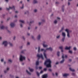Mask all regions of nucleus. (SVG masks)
Masks as SVG:
<instances>
[{
	"instance_id": "16",
	"label": "nucleus",
	"mask_w": 78,
	"mask_h": 78,
	"mask_svg": "<svg viewBox=\"0 0 78 78\" xmlns=\"http://www.w3.org/2000/svg\"><path fill=\"white\" fill-rule=\"evenodd\" d=\"M0 28L1 29H2V30H3V29H4V28H5V27H4L3 25H0Z\"/></svg>"
},
{
	"instance_id": "10",
	"label": "nucleus",
	"mask_w": 78,
	"mask_h": 78,
	"mask_svg": "<svg viewBox=\"0 0 78 78\" xmlns=\"http://www.w3.org/2000/svg\"><path fill=\"white\" fill-rule=\"evenodd\" d=\"M72 48V47L69 46V47H67V46L65 47V50H70V48Z\"/></svg>"
},
{
	"instance_id": "58",
	"label": "nucleus",
	"mask_w": 78,
	"mask_h": 78,
	"mask_svg": "<svg viewBox=\"0 0 78 78\" xmlns=\"http://www.w3.org/2000/svg\"><path fill=\"white\" fill-rule=\"evenodd\" d=\"M61 51L62 52H63L64 51V50H63V49H61Z\"/></svg>"
},
{
	"instance_id": "57",
	"label": "nucleus",
	"mask_w": 78,
	"mask_h": 78,
	"mask_svg": "<svg viewBox=\"0 0 78 78\" xmlns=\"http://www.w3.org/2000/svg\"><path fill=\"white\" fill-rule=\"evenodd\" d=\"M43 71H41V72H40V73H43Z\"/></svg>"
},
{
	"instance_id": "49",
	"label": "nucleus",
	"mask_w": 78,
	"mask_h": 78,
	"mask_svg": "<svg viewBox=\"0 0 78 78\" xmlns=\"http://www.w3.org/2000/svg\"><path fill=\"white\" fill-rule=\"evenodd\" d=\"M15 12L16 13H18L19 12L18 11H15Z\"/></svg>"
},
{
	"instance_id": "8",
	"label": "nucleus",
	"mask_w": 78,
	"mask_h": 78,
	"mask_svg": "<svg viewBox=\"0 0 78 78\" xmlns=\"http://www.w3.org/2000/svg\"><path fill=\"white\" fill-rule=\"evenodd\" d=\"M41 38V35L40 34H39L37 36V40L39 41V40H40Z\"/></svg>"
},
{
	"instance_id": "37",
	"label": "nucleus",
	"mask_w": 78,
	"mask_h": 78,
	"mask_svg": "<svg viewBox=\"0 0 78 78\" xmlns=\"http://www.w3.org/2000/svg\"><path fill=\"white\" fill-rule=\"evenodd\" d=\"M76 47H74L73 48V50H74L75 51H76Z\"/></svg>"
},
{
	"instance_id": "39",
	"label": "nucleus",
	"mask_w": 78,
	"mask_h": 78,
	"mask_svg": "<svg viewBox=\"0 0 78 78\" xmlns=\"http://www.w3.org/2000/svg\"><path fill=\"white\" fill-rule=\"evenodd\" d=\"M42 23V22H39L38 23V25H41Z\"/></svg>"
},
{
	"instance_id": "46",
	"label": "nucleus",
	"mask_w": 78,
	"mask_h": 78,
	"mask_svg": "<svg viewBox=\"0 0 78 78\" xmlns=\"http://www.w3.org/2000/svg\"><path fill=\"white\" fill-rule=\"evenodd\" d=\"M55 75L56 76H58V73H56Z\"/></svg>"
},
{
	"instance_id": "60",
	"label": "nucleus",
	"mask_w": 78,
	"mask_h": 78,
	"mask_svg": "<svg viewBox=\"0 0 78 78\" xmlns=\"http://www.w3.org/2000/svg\"><path fill=\"white\" fill-rule=\"evenodd\" d=\"M10 19L9 18H8L7 19V21H8V20H9Z\"/></svg>"
},
{
	"instance_id": "54",
	"label": "nucleus",
	"mask_w": 78,
	"mask_h": 78,
	"mask_svg": "<svg viewBox=\"0 0 78 78\" xmlns=\"http://www.w3.org/2000/svg\"><path fill=\"white\" fill-rule=\"evenodd\" d=\"M62 10L63 12H64V8H62Z\"/></svg>"
},
{
	"instance_id": "24",
	"label": "nucleus",
	"mask_w": 78,
	"mask_h": 78,
	"mask_svg": "<svg viewBox=\"0 0 78 78\" xmlns=\"http://www.w3.org/2000/svg\"><path fill=\"white\" fill-rule=\"evenodd\" d=\"M58 23V21L57 20H54V24H56Z\"/></svg>"
},
{
	"instance_id": "55",
	"label": "nucleus",
	"mask_w": 78,
	"mask_h": 78,
	"mask_svg": "<svg viewBox=\"0 0 78 78\" xmlns=\"http://www.w3.org/2000/svg\"><path fill=\"white\" fill-rule=\"evenodd\" d=\"M5 2H8V1H9V0H5Z\"/></svg>"
},
{
	"instance_id": "17",
	"label": "nucleus",
	"mask_w": 78,
	"mask_h": 78,
	"mask_svg": "<svg viewBox=\"0 0 78 78\" xmlns=\"http://www.w3.org/2000/svg\"><path fill=\"white\" fill-rule=\"evenodd\" d=\"M62 35L63 37H66V34L65 32H62Z\"/></svg>"
},
{
	"instance_id": "25",
	"label": "nucleus",
	"mask_w": 78,
	"mask_h": 78,
	"mask_svg": "<svg viewBox=\"0 0 78 78\" xmlns=\"http://www.w3.org/2000/svg\"><path fill=\"white\" fill-rule=\"evenodd\" d=\"M65 39H66V37H63L62 41V42H64V40H65Z\"/></svg>"
},
{
	"instance_id": "21",
	"label": "nucleus",
	"mask_w": 78,
	"mask_h": 78,
	"mask_svg": "<svg viewBox=\"0 0 78 78\" xmlns=\"http://www.w3.org/2000/svg\"><path fill=\"white\" fill-rule=\"evenodd\" d=\"M33 3L34 4H35V3H37V1L36 0H33Z\"/></svg>"
},
{
	"instance_id": "26",
	"label": "nucleus",
	"mask_w": 78,
	"mask_h": 78,
	"mask_svg": "<svg viewBox=\"0 0 78 78\" xmlns=\"http://www.w3.org/2000/svg\"><path fill=\"white\" fill-rule=\"evenodd\" d=\"M57 54L58 56H59V54H60V52H59V51H58L57 52Z\"/></svg>"
},
{
	"instance_id": "32",
	"label": "nucleus",
	"mask_w": 78,
	"mask_h": 78,
	"mask_svg": "<svg viewBox=\"0 0 78 78\" xmlns=\"http://www.w3.org/2000/svg\"><path fill=\"white\" fill-rule=\"evenodd\" d=\"M26 72L27 73H28V74H29V75H31V73H30V72H28V70H26Z\"/></svg>"
},
{
	"instance_id": "59",
	"label": "nucleus",
	"mask_w": 78,
	"mask_h": 78,
	"mask_svg": "<svg viewBox=\"0 0 78 78\" xmlns=\"http://www.w3.org/2000/svg\"><path fill=\"white\" fill-rule=\"evenodd\" d=\"M30 0H27V2H28V3H29V2H30Z\"/></svg>"
},
{
	"instance_id": "3",
	"label": "nucleus",
	"mask_w": 78,
	"mask_h": 78,
	"mask_svg": "<svg viewBox=\"0 0 78 78\" xmlns=\"http://www.w3.org/2000/svg\"><path fill=\"white\" fill-rule=\"evenodd\" d=\"M65 31L67 33V37H68L69 38L70 37V33H71L72 32V31L69 30V29H66L65 30Z\"/></svg>"
},
{
	"instance_id": "36",
	"label": "nucleus",
	"mask_w": 78,
	"mask_h": 78,
	"mask_svg": "<svg viewBox=\"0 0 78 78\" xmlns=\"http://www.w3.org/2000/svg\"><path fill=\"white\" fill-rule=\"evenodd\" d=\"M39 64V61H37L36 62V66L38 65Z\"/></svg>"
},
{
	"instance_id": "14",
	"label": "nucleus",
	"mask_w": 78,
	"mask_h": 78,
	"mask_svg": "<svg viewBox=\"0 0 78 78\" xmlns=\"http://www.w3.org/2000/svg\"><path fill=\"white\" fill-rule=\"evenodd\" d=\"M10 25L11 27H14L15 26V24L13 23H11Z\"/></svg>"
},
{
	"instance_id": "40",
	"label": "nucleus",
	"mask_w": 78,
	"mask_h": 78,
	"mask_svg": "<svg viewBox=\"0 0 78 78\" xmlns=\"http://www.w3.org/2000/svg\"><path fill=\"white\" fill-rule=\"evenodd\" d=\"M37 74L38 76H39V73L38 72H37Z\"/></svg>"
},
{
	"instance_id": "34",
	"label": "nucleus",
	"mask_w": 78,
	"mask_h": 78,
	"mask_svg": "<svg viewBox=\"0 0 78 78\" xmlns=\"http://www.w3.org/2000/svg\"><path fill=\"white\" fill-rule=\"evenodd\" d=\"M59 48H60V49H61V50H62V49H63V47L62 46H60L59 47Z\"/></svg>"
},
{
	"instance_id": "4",
	"label": "nucleus",
	"mask_w": 78,
	"mask_h": 78,
	"mask_svg": "<svg viewBox=\"0 0 78 78\" xmlns=\"http://www.w3.org/2000/svg\"><path fill=\"white\" fill-rule=\"evenodd\" d=\"M20 60L21 61H24L25 60V57L22 55H20Z\"/></svg>"
},
{
	"instance_id": "51",
	"label": "nucleus",
	"mask_w": 78,
	"mask_h": 78,
	"mask_svg": "<svg viewBox=\"0 0 78 78\" xmlns=\"http://www.w3.org/2000/svg\"><path fill=\"white\" fill-rule=\"evenodd\" d=\"M27 36H30V33H28L27 34Z\"/></svg>"
},
{
	"instance_id": "50",
	"label": "nucleus",
	"mask_w": 78,
	"mask_h": 78,
	"mask_svg": "<svg viewBox=\"0 0 78 78\" xmlns=\"http://www.w3.org/2000/svg\"><path fill=\"white\" fill-rule=\"evenodd\" d=\"M42 67L41 66H40V67H39V69H42Z\"/></svg>"
},
{
	"instance_id": "38",
	"label": "nucleus",
	"mask_w": 78,
	"mask_h": 78,
	"mask_svg": "<svg viewBox=\"0 0 78 78\" xmlns=\"http://www.w3.org/2000/svg\"><path fill=\"white\" fill-rule=\"evenodd\" d=\"M34 12H37V10L36 9H34Z\"/></svg>"
},
{
	"instance_id": "18",
	"label": "nucleus",
	"mask_w": 78,
	"mask_h": 78,
	"mask_svg": "<svg viewBox=\"0 0 78 78\" xmlns=\"http://www.w3.org/2000/svg\"><path fill=\"white\" fill-rule=\"evenodd\" d=\"M29 69L30 72H33V71H34V69H31L30 68H29Z\"/></svg>"
},
{
	"instance_id": "47",
	"label": "nucleus",
	"mask_w": 78,
	"mask_h": 78,
	"mask_svg": "<svg viewBox=\"0 0 78 78\" xmlns=\"http://www.w3.org/2000/svg\"><path fill=\"white\" fill-rule=\"evenodd\" d=\"M27 13H28V11H26L24 12L25 14H26Z\"/></svg>"
},
{
	"instance_id": "27",
	"label": "nucleus",
	"mask_w": 78,
	"mask_h": 78,
	"mask_svg": "<svg viewBox=\"0 0 78 78\" xmlns=\"http://www.w3.org/2000/svg\"><path fill=\"white\" fill-rule=\"evenodd\" d=\"M26 51V49H25L23 50L21 52L22 53H24V51Z\"/></svg>"
},
{
	"instance_id": "52",
	"label": "nucleus",
	"mask_w": 78,
	"mask_h": 78,
	"mask_svg": "<svg viewBox=\"0 0 78 78\" xmlns=\"http://www.w3.org/2000/svg\"><path fill=\"white\" fill-rule=\"evenodd\" d=\"M59 64V62H57L55 63V64Z\"/></svg>"
},
{
	"instance_id": "12",
	"label": "nucleus",
	"mask_w": 78,
	"mask_h": 78,
	"mask_svg": "<svg viewBox=\"0 0 78 78\" xmlns=\"http://www.w3.org/2000/svg\"><path fill=\"white\" fill-rule=\"evenodd\" d=\"M60 37H61V35L60 34H58L56 36V38L57 39H59Z\"/></svg>"
},
{
	"instance_id": "2",
	"label": "nucleus",
	"mask_w": 78,
	"mask_h": 78,
	"mask_svg": "<svg viewBox=\"0 0 78 78\" xmlns=\"http://www.w3.org/2000/svg\"><path fill=\"white\" fill-rule=\"evenodd\" d=\"M51 62L50 59H47L44 62V65L46 66L47 67H51Z\"/></svg>"
},
{
	"instance_id": "44",
	"label": "nucleus",
	"mask_w": 78,
	"mask_h": 78,
	"mask_svg": "<svg viewBox=\"0 0 78 78\" xmlns=\"http://www.w3.org/2000/svg\"><path fill=\"white\" fill-rule=\"evenodd\" d=\"M47 68H44V71H46V70H47Z\"/></svg>"
},
{
	"instance_id": "29",
	"label": "nucleus",
	"mask_w": 78,
	"mask_h": 78,
	"mask_svg": "<svg viewBox=\"0 0 78 78\" xmlns=\"http://www.w3.org/2000/svg\"><path fill=\"white\" fill-rule=\"evenodd\" d=\"M49 50L50 51H53V48L51 47H49Z\"/></svg>"
},
{
	"instance_id": "13",
	"label": "nucleus",
	"mask_w": 78,
	"mask_h": 78,
	"mask_svg": "<svg viewBox=\"0 0 78 78\" xmlns=\"http://www.w3.org/2000/svg\"><path fill=\"white\" fill-rule=\"evenodd\" d=\"M64 30V27H62L61 28V29L59 31V33H61V32H62V31Z\"/></svg>"
},
{
	"instance_id": "41",
	"label": "nucleus",
	"mask_w": 78,
	"mask_h": 78,
	"mask_svg": "<svg viewBox=\"0 0 78 78\" xmlns=\"http://www.w3.org/2000/svg\"><path fill=\"white\" fill-rule=\"evenodd\" d=\"M27 45H30V43L29 42H28L27 43Z\"/></svg>"
},
{
	"instance_id": "31",
	"label": "nucleus",
	"mask_w": 78,
	"mask_h": 78,
	"mask_svg": "<svg viewBox=\"0 0 78 78\" xmlns=\"http://www.w3.org/2000/svg\"><path fill=\"white\" fill-rule=\"evenodd\" d=\"M69 53H70V54H72V53H73L71 50H69Z\"/></svg>"
},
{
	"instance_id": "35",
	"label": "nucleus",
	"mask_w": 78,
	"mask_h": 78,
	"mask_svg": "<svg viewBox=\"0 0 78 78\" xmlns=\"http://www.w3.org/2000/svg\"><path fill=\"white\" fill-rule=\"evenodd\" d=\"M64 55V58H67V55H65V57H64V55L63 54L62 55Z\"/></svg>"
},
{
	"instance_id": "19",
	"label": "nucleus",
	"mask_w": 78,
	"mask_h": 78,
	"mask_svg": "<svg viewBox=\"0 0 78 78\" xmlns=\"http://www.w3.org/2000/svg\"><path fill=\"white\" fill-rule=\"evenodd\" d=\"M9 70V67H7V68L6 70L4 71V73H6V72H8V71Z\"/></svg>"
},
{
	"instance_id": "11",
	"label": "nucleus",
	"mask_w": 78,
	"mask_h": 78,
	"mask_svg": "<svg viewBox=\"0 0 78 78\" xmlns=\"http://www.w3.org/2000/svg\"><path fill=\"white\" fill-rule=\"evenodd\" d=\"M43 46L44 48H47L48 47V45L45 44H43Z\"/></svg>"
},
{
	"instance_id": "20",
	"label": "nucleus",
	"mask_w": 78,
	"mask_h": 78,
	"mask_svg": "<svg viewBox=\"0 0 78 78\" xmlns=\"http://www.w3.org/2000/svg\"><path fill=\"white\" fill-rule=\"evenodd\" d=\"M70 70L72 71V72H75V69H72L71 68H69Z\"/></svg>"
},
{
	"instance_id": "28",
	"label": "nucleus",
	"mask_w": 78,
	"mask_h": 78,
	"mask_svg": "<svg viewBox=\"0 0 78 78\" xmlns=\"http://www.w3.org/2000/svg\"><path fill=\"white\" fill-rule=\"evenodd\" d=\"M9 44L11 46V47H12V46H13V44H12L10 42L9 43Z\"/></svg>"
},
{
	"instance_id": "23",
	"label": "nucleus",
	"mask_w": 78,
	"mask_h": 78,
	"mask_svg": "<svg viewBox=\"0 0 78 78\" xmlns=\"http://www.w3.org/2000/svg\"><path fill=\"white\" fill-rule=\"evenodd\" d=\"M69 76V74H65L63 75V76Z\"/></svg>"
},
{
	"instance_id": "53",
	"label": "nucleus",
	"mask_w": 78,
	"mask_h": 78,
	"mask_svg": "<svg viewBox=\"0 0 78 78\" xmlns=\"http://www.w3.org/2000/svg\"><path fill=\"white\" fill-rule=\"evenodd\" d=\"M15 18H17V15H15Z\"/></svg>"
},
{
	"instance_id": "45",
	"label": "nucleus",
	"mask_w": 78,
	"mask_h": 78,
	"mask_svg": "<svg viewBox=\"0 0 78 78\" xmlns=\"http://www.w3.org/2000/svg\"><path fill=\"white\" fill-rule=\"evenodd\" d=\"M70 5V3L69 2V1H68V5Z\"/></svg>"
},
{
	"instance_id": "33",
	"label": "nucleus",
	"mask_w": 78,
	"mask_h": 78,
	"mask_svg": "<svg viewBox=\"0 0 78 78\" xmlns=\"http://www.w3.org/2000/svg\"><path fill=\"white\" fill-rule=\"evenodd\" d=\"M20 27L21 28H23V24H22V23H20Z\"/></svg>"
},
{
	"instance_id": "1",
	"label": "nucleus",
	"mask_w": 78,
	"mask_h": 78,
	"mask_svg": "<svg viewBox=\"0 0 78 78\" xmlns=\"http://www.w3.org/2000/svg\"><path fill=\"white\" fill-rule=\"evenodd\" d=\"M48 50H50V48H47L46 49H45L44 48H41H41L40 47H38V53H39V52L41 51H44L43 52V54L44 55V56L45 58H46L47 59V54H46V53H45V52H47V51H48Z\"/></svg>"
},
{
	"instance_id": "22",
	"label": "nucleus",
	"mask_w": 78,
	"mask_h": 78,
	"mask_svg": "<svg viewBox=\"0 0 78 78\" xmlns=\"http://www.w3.org/2000/svg\"><path fill=\"white\" fill-rule=\"evenodd\" d=\"M19 21L20 22H21V23H24V22H25V21H24V20H20Z\"/></svg>"
},
{
	"instance_id": "62",
	"label": "nucleus",
	"mask_w": 78,
	"mask_h": 78,
	"mask_svg": "<svg viewBox=\"0 0 78 78\" xmlns=\"http://www.w3.org/2000/svg\"><path fill=\"white\" fill-rule=\"evenodd\" d=\"M23 39L24 40H25V37L23 36Z\"/></svg>"
},
{
	"instance_id": "42",
	"label": "nucleus",
	"mask_w": 78,
	"mask_h": 78,
	"mask_svg": "<svg viewBox=\"0 0 78 78\" xmlns=\"http://www.w3.org/2000/svg\"><path fill=\"white\" fill-rule=\"evenodd\" d=\"M57 20H60V18H59V17H57Z\"/></svg>"
},
{
	"instance_id": "5",
	"label": "nucleus",
	"mask_w": 78,
	"mask_h": 78,
	"mask_svg": "<svg viewBox=\"0 0 78 78\" xmlns=\"http://www.w3.org/2000/svg\"><path fill=\"white\" fill-rule=\"evenodd\" d=\"M37 56L38 58H41L42 60L44 59V57H43V55H42V54H37Z\"/></svg>"
},
{
	"instance_id": "63",
	"label": "nucleus",
	"mask_w": 78,
	"mask_h": 78,
	"mask_svg": "<svg viewBox=\"0 0 78 78\" xmlns=\"http://www.w3.org/2000/svg\"><path fill=\"white\" fill-rule=\"evenodd\" d=\"M7 31L8 32H9V33H10V31H9V30H7Z\"/></svg>"
},
{
	"instance_id": "48",
	"label": "nucleus",
	"mask_w": 78,
	"mask_h": 78,
	"mask_svg": "<svg viewBox=\"0 0 78 78\" xmlns=\"http://www.w3.org/2000/svg\"><path fill=\"white\" fill-rule=\"evenodd\" d=\"M48 71H49V72H51L52 70H51V69H48Z\"/></svg>"
},
{
	"instance_id": "43",
	"label": "nucleus",
	"mask_w": 78,
	"mask_h": 78,
	"mask_svg": "<svg viewBox=\"0 0 78 78\" xmlns=\"http://www.w3.org/2000/svg\"><path fill=\"white\" fill-rule=\"evenodd\" d=\"M34 21L33 20H32L30 22V23H34Z\"/></svg>"
},
{
	"instance_id": "61",
	"label": "nucleus",
	"mask_w": 78,
	"mask_h": 78,
	"mask_svg": "<svg viewBox=\"0 0 78 78\" xmlns=\"http://www.w3.org/2000/svg\"><path fill=\"white\" fill-rule=\"evenodd\" d=\"M45 43H46V42L45 41H43V44H45Z\"/></svg>"
},
{
	"instance_id": "30",
	"label": "nucleus",
	"mask_w": 78,
	"mask_h": 78,
	"mask_svg": "<svg viewBox=\"0 0 78 78\" xmlns=\"http://www.w3.org/2000/svg\"><path fill=\"white\" fill-rule=\"evenodd\" d=\"M12 60L11 59H9L8 60V62H12Z\"/></svg>"
},
{
	"instance_id": "9",
	"label": "nucleus",
	"mask_w": 78,
	"mask_h": 78,
	"mask_svg": "<svg viewBox=\"0 0 78 78\" xmlns=\"http://www.w3.org/2000/svg\"><path fill=\"white\" fill-rule=\"evenodd\" d=\"M15 8L14 7V6H13L12 7H9V8H7L6 9L7 10H9V9H11L14 10Z\"/></svg>"
},
{
	"instance_id": "56",
	"label": "nucleus",
	"mask_w": 78,
	"mask_h": 78,
	"mask_svg": "<svg viewBox=\"0 0 78 78\" xmlns=\"http://www.w3.org/2000/svg\"><path fill=\"white\" fill-rule=\"evenodd\" d=\"M42 22H45V20H42Z\"/></svg>"
},
{
	"instance_id": "7",
	"label": "nucleus",
	"mask_w": 78,
	"mask_h": 78,
	"mask_svg": "<svg viewBox=\"0 0 78 78\" xmlns=\"http://www.w3.org/2000/svg\"><path fill=\"white\" fill-rule=\"evenodd\" d=\"M8 42L6 41H4L3 42V44L4 45L5 47H6L8 45Z\"/></svg>"
},
{
	"instance_id": "15",
	"label": "nucleus",
	"mask_w": 78,
	"mask_h": 78,
	"mask_svg": "<svg viewBox=\"0 0 78 78\" xmlns=\"http://www.w3.org/2000/svg\"><path fill=\"white\" fill-rule=\"evenodd\" d=\"M48 76V75L47 74H44L43 76V78H47Z\"/></svg>"
},
{
	"instance_id": "6",
	"label": "nucleus",
	"mask_w": 78,
	"mask_h": 78,
	"mask_svg": "<svg viewBox=\"0 0 78 78\" xmlns=\"http://www.w3.org/2000/svg\"><path fill=\"white\" fill-rule=\"evenodd\" d=\"M62 59L60 62V64H62L63 63H64V61H65V59H64V55H62Z\"/></svg>"
},
{
	"instance_id": "64",
	"label": "nucleus",
	"mask_w": 78,
	"mask_h": 78,
	"mask_svg": "<svg viewBox=\"0 0 78 78\" xmlns=\"http://www.w3.org/2000/svg\"><path fill=\"white\" fill-rule=\"evenodd\" d=\"M31 37H32V39H34V36H31Z\"/></svg>"
}]
</instances>
